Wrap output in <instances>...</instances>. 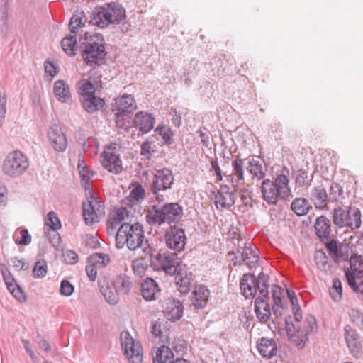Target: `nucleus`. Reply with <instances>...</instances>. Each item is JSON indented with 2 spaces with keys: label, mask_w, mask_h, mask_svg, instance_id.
<instances>
[{
  "label": "nucleus",
  "mask_w": 363,
  "mask_h": 363,
  "mask_svg": "<svg viewBox=\"0 0 363 363\" xmlns=\"http://www.w3.org/2000/svg\"><path fill=\"white\" fill-rule=\"evenodd\" d=\"M126 246L130 250L141 249L145 256L152 257L155 250L145 238L143 227L139 223H123L116 235V247L121 249Z\"/></svg>",
  "instance_id": "obj_1"
},
{
  "label": "nucleus",
  "mask_w": 363,
  "mask_h": 363,
  "mask_svg": "<svg viewBox=\"0 0 363 363\" xmlns=\"http://www.w3.org/2000/svg\"><path fill=\"white\" fill-rule=\"evenodd\" d=\"M79 46L87 65L95 67L104 62L106 52L104 39L101 34L85 32L79 39Z\"/></svg>",
  "instance_id": "obj_2"
},
{
  "label": "nucleus",
  "mask_w": 363,
  "mask_h": 363,
  "mask_svg": "<svg viewBox=\"0 0 363 363\" xmlns=\"http://www.w3.org/2000/svg\"><path fill=\"white\" fill-rule=\"evenodd\" d=\"M289 180L284 174L278 175L275 180H264L261 185L262 199L269 205H275L279 200H286L291 196Z\"/></svg>",
  "instance_id": "obj_3"
},
{
  "label": "nucleus",
  "mask_w": 363,
  "mask_h": 363,
  "mask_svg": "<svg viewBox=\"0 0 363 363\" xmlns=\"http://www.w3.org/2000/svg\"><path fill=\"white\" fill-rule=\"evenodd\" d=\"M183 216V208L178 203H168L161 207L152 206L146 214L148 224L160 226L179 222Z\"/></svg>",
  "instance_id": "obj_4"
},
{
  "label": "nucleus",
  "mask_w": 363,
  "mask_h": 363,
  "mask_svg": "<svg viewBox=\"0 0 363 363\" xmlns=\"http://www.w3.org/2000/svg\"><path fill=\"white\" fill-rule=\"evenodd\" d=\"M316 319H284L289 340L296 346L302 347L308 340V333L315 325Z\"/></svg>",
  "instance_id": "obj_5"
},
{
  "label": "nucleus",
  "mask_w": 363,
  "mask_h": 363,
  "mask_svg": "<svg viewBox=\"0 0 363 363\" xmlns=\"http://www.w3.org/2000/svg\"><path fill=\"white\" fill-rule=\"evenodd\" d=\"M240 289L245 298H253L258 290L260 296L268 298V276L259 273L256 279L254 275L245 274L240 281Z\"/></svg>",
  "instance_id": "obj_6"
},
{
  "label": "nucleus",
  "mask_w": 363,
  "mask_h": 363,
  "mask_svg": "<svg viewBox=\"0 0 363 363\" xmlns=\"http://www.w3.org/2000/svg\"><path fill=\"white\" fill-rule=\"evenodd\" d=\"M361 216L359 209L355 206H349L347 209L337 207L333 212V221L340 228L349 227L355 230L362 225Z\"/></svg>",
  "instance_id": "obj_7"
},
{
  "label": "nucleus",
  "mask_w": 363,
  "mask_h": 363,
  "mask_svg": "<svg viewBox=\"0 0 363 363\" xmlns=\"http://www.w3.org/2000/svg\"><path fill=\"white\" fill-rule=\"evenodd\" d=\"M29 167L27 157L21 151L10 152L5 158L2 171L8 177L16 178L21 176Z\"/></svg>",
  "instance_id": "obj_8"
},
{
  "label": "nucleus",
  "mask_w": 363,
  "mask_h": 363,
  "mask_svg": "<svg viewBox=\"0 0 363 363\" xmlns=\"http://www.w3.org/2000/svg\"><path fill=\"white\" fill-rule=\"evenodd\" d=\"M174 181V176L170 169L164 167L155 169L151 191L157 201L162 202L165 200L166 196L163 192L172 188Z\"/></svg>",
  "instance_id": "obj_9"
},
{
  "label": "nucleus",
  "mask_w": 363,
  "mask_h": 363,
  "mask_svg": "<svg viewBox=\"0 0 363 363\" xmlns=\"http://www.w3.org/2000/svg\"><path fill=\"white\" fill-rule=\"evenodd\" d=\"M181 263V259L175 252H158L152 260L151 266L155 270H162L167 274L174 275L182 269Z\"/></svg>",
  "instance_id": "obj_10"
},
{
  "label": "nucleus",
  "mask_w": 363,
  "mask_h": 363,
  "mask_svg": "<svg viewBox=\"0 0 363 363\" xmlns=\"http://www.w3.org/2000/svg\"><path fill=\"white\" fill-rule=\"evenodd\" d=\"M121 345L129 363H142V345L139 341L133 339L128 331H123L121 333Z\"/></svg>",
  "instance_id": "obj_11"
},
{
  "label": "nucleus",
  "mask_w": 363,
  "mask_h": 363,
  "mask_svg": "<svg viewBox=\"0 0 363 363\" xmlns=\"http://www.w3.org/2000/svg\"><path fill=\"white\" fill-rule=\"evenodd\" d=\"M82 209L84 222L88 225H92L99 222V219L105 214L104 204L93 196L86 201L83 202Z\"/></svg>",
  "instance_id": "obj_12"
},
{
  "label": "nucleus",
  "mask_w": 363,
  "mask_h": 363,
  "mask_svg": "<svg viewBox=\"0 0 363 363\" xmlns=\"http://www.w3.org/2000/svg\"><path fill=\"white\" fill-rule=\"evenodd\" d=\"M166 245L169 249L181 252L186 243L184 230L177 226H171L164 236Z\"/></svg>",
  "instance_id": "obj_13"
},
{
  "label": "nucleus",
  "mask_w": 363,
  "mask_h": 363,
  "mask_svg": "<svg viewBox=\"0 0 363 363\" xmlns=\"http://www.w3.org/2000/svg\"><path fill=\"white\" fill-rule=\"evenodd\" d=\"M176 319H157L152 322L150 332L155 338H159L160 342L170 345V329Z\"/></svg>",
  "instance_id": "obj_14"
},
{
  "label": "nucleus",
  "mask_w": 363,
  "mask_h": 363,
  "mask_svg": "<svg viewBox=\"0 0 363 363\" xmlns=\"http://www.w3.org/2000/svg\"><path fill=\"white\" fill-rule=\"evenodd\" d=\"M235 201V192L227 185H220L214 195V203L218 209L230 208Z\"/></svg>",
  "instance_id": "obj_15"
},
{
  "label": "nucleus",
  "mask_w": 363,
  "mask_h": 363,
  "mask_svg": "<svg viewBox=\"0 0 363 363\" xmlns=\"http://www.w3.org/2000/svg\"><path fill=\"white\" fill-rule=\"evenodd\" d=\"M101 164L109 172L118 174L122 170V162L113 149L108 147L101 155Z\"/></svg>",
  "instance_id": "obj_16"
},
{
  "label": "nucleus",
  "mask_w": 363,
  "mask_h": 363,
  "mask_svg": "<svg viewBox=\"0 0 363 363\" xmlns=\"http://www.w3.org/2000/svg\"><path fill=\"white\" fill-rule=\"evenodd\" d=\"M0 270L7 289L18 301H24L26 299L24 292L16 284L15 279L4 264H0Z\"/></svg>",
  "instance_id": "obj_17"
},
{
  "label": "nucleus",
  "mask_w": 363,
  "mask_h": 363,
  "mask_svg": "<svg viewBox=\"0 0 363 363\" xmlns=\"http://www.w3.org/2000/svg\"><path fill=\"white\" fill-rule=\"evenodd\" d=\"M48 137L50 145L57 152H63L67 146V139L57 124L51 125L48 130Z\"/></svg>",
  "instance_id": "obj_18"
},
{
  "label": "nucleus",
  "mask_w": 363,
  "mask_h": 363,
  "mask_svg": "<svg viewBox=\"0 0 363 363\" xmlns=\"http://www.w3.org/2000/svg\"><path fill=\"white\" fill-rule=\"evenodd\" d=\"M137 103L133 96L124 94L114 99L113 111H119V113H131L137 109Z\"/></svg>",
  "instance_id": "obj_19"
},
{
  "label": "nucleus",
  "mask_w": 363,
  "mask_h": 363,
  "mask_svg": "<svg viewBox=\"0 0 363 363\" xmlns=\"http://www.w3.org/2000/svg\"><path fill=\"white\" fill-rule=\"evenodd\" d=\"M133 124L143 134L147 133L154 128L155 118L152 114L141 111L135 115Z\"/></svg>",
  "instance_id": "obj_20"
},
{
  "label": "nucleus",
  "mask_w": 363,
  "mask_h": 363,
  "mask_svg": "<svg viewBox=\"0 0 363 363\" xmlns=\"http://www.w3.org/2000/svg\"><path fill=\"white\" fill-rule=\"evenodd\" d=\"M99 287L106 302L111 305L116 304L119 301L121 294L111 281L106 278L99 279Z\"/></svg>",
  "instance_id": "obj_21"
},
{
  "label": "nucleus",
  "mask_w": 363,
  "mask_h": 363,
  "mask_svg": "<svg viewBox=\"0 0 363 363\" xmlns=\"http://www.w3.org/2000/svg\"><path fill=\"white\" fill-rule=\"evenodd\" d=\"M111 14L109 13L108 4L96 8L91 16V23L100 28H107L113 25L111 20Z\"/></svg>",
  "instance_id": "obj_22"
},
{
  "label": "nucleus",
  "mask_w": 363,
  "mask_h": 363,
  "mask_svg": "<svg viewBox=\"0 0 363 363\" xmlns=\"http://www.w3.org/2000/svg\"><path fill=\"white\" fill-rule=\"evenodd\" d=\"M326 248L335 262L348 259L350 248L347 244L337 245L335 240H331L327 242Z\"/></svg>",
  "instance_id": "obj_23"
},
{
  "label": "nucleus",
  "mask_w": 363,
  "mask_h": 363,
  "mask_svg": "<svg viewBox=\"0 0 363 363\" xmlns=\"http://www.w3.org/2000/svg\"><path fill=\"white\" fill-rule=\"evenodd\" d=\"M345 340L347 347L353 357L358 358L361 354L362 344L359 341V336L355 330L351 328L350 325L345 328Z\"/></svg>",
  "instance_id": "obj_24"
},
{
  "label": "nucleus",
  "mask_w": 363,
  "mask_h": 363,
  "mask_svg": "<svg viewBox=\"0 0 363 363\" xmlns=\"http://www.w3.org/2000/svg\"><path fill=\"white\" fill-rule=\"evenodd\" d=\"M257 349L259 354L267 359L272 358L277 352L275 340L266 337H262L257 342Z\"/></svg>",
  "instance_id": "obj_25"
},
{
  "label": "nucleus",
  "mask_w": 363,
  "mask_h": 363,
  "mask_svg": "<svg viewBox=\"0 0 363 363\" xmlns=\"http://www.w3.org/2000/svg\"><path fill=\"white\" fill-rule=\"evenodd\" d=\"M141 294L146 301H151L159 297L160 290L153 279L146 278L141 284Z\"/></svg>",
  "instance_id": "obj_26"
},
{
  "label": "nucleus",
  "mask_w": 363,
  "mask_h": 363,
  "mask_svg": "<svg viewBox=\"0 0 363 363\" xmlns=\"http://www.w3.org/2000/svg\"><path fill=\"white\" fill-rule=\"evenodd\" d=\"M314 228L317 236L322 240H328L332 236L330 220L325 216H321L316 218Z\"/></svg>",
  "instance_id": "obj_27"
},
{
  "label": "nucleus",
  "mask_w": 363,
  "mask_h": 363,
  "mask_svg": "<svg viewBox=\"0 0 363 363\" xmlns=\"http://www.w3.org/2000/svg\"><path fill=\"white\" fill-rule=\"evenodd\" d=\"M308 198L316 208L324 209L327 206L328 196L325 189L321 185L313 187Z\"/></svg>",
  "instance_id": "obj_28"
},
{
  "label": "nucleus",
  "mask_w": 363,
  "mask_h": 363,
  "mask_svg": "<svg viewBox=\"0 0 363 363\" xmlns=\"http://www.w3.org/2000/svg\"><path fill=\"white\" fill-rule=\"evenodd\" d=\"M210 291L203 285L196 286L193 291V304L196 309L203 308L208 302Z\"/></svg>",
  "instance_id": "obj_29"
},
{
  "label": "nucleus",
  "mask_w": 363,
  "mask_h": 363,
  "mask_svg": "<svg viewBox=\"0 0 363 363\" xmlns=\"http://www.w3.org/2000/svg\"><path fill=\"white\" fill-rule=\"evenodd\" d=\"M350 268L345 270V276L348 272L356 279L363 277V257L359 255H352L349 259Z\"/></svg>",
  "instance_id": "obj_30"
},
{
  "label": "nucleus",
  "mask_w": 363,
  "mask_h": 363,
  "mask_svg": "<svg viewBox=\"0 0 363 363\" xmlns=\"http://www.w3.org/2000/svg\"><path fill=\"white\" fill-rule=\"evenodd\" d=\"M242 261L250 268L252 269L257 267L258 264V254L256 248L253 249L250 242H246L241 253Z\"/></svg>",
  "instance_id": "obj_31"
},
{
  "label": "nucleus",
  "mask_w": 363,
  "mask_h": 363,
  "mask_svg": "<svg viewBox=\"0 0 363 363\" xmlns=\"http://www.w3.org/2000/svg\"><path fill=\"white\" fill-rule=\"evenodd\" d=\"M175 284L177 289L182 294H187L190 291V286L192 279L191 273H187L186 270L181 269L175 274Z\"/></svg>",
  "instance_id": "obj_32"
},
{
  "label": "nucleus",
  "mask_w": 363,
  "mask_h": 363,
  "mask_svg": "<svg viewBox=\"0 0 363 363\" xmlns=\"http://www.w3.org/2000/svg\"><path fill=\"white\" fill-rule=\"evenodd\" d=\"M111 281L121 295L128 294L132 289L130 278L125 274L116 276Z\"/></svg>",
  "instance_id": "obj_33"
},
{
  "label": "nucleus",
  "mask_w": 363,
  "mask_h": 363,
  "mask_svg": "<svg viewBox=\"0 0 363 363\" xmlns=\"http://www.w3.org/2000/svg\"><path fill=\"white\" fill-rule=\"evenodd\" d=\"M169 345L163 343L157 348L153 363H173L174 354Z\"/></svg>",
  "instance_id": "obj_34"
},
{
  "label": "nucleus",
  "mask_w": 363,
  "mask_h": 363,
  "mask_svg": "<svg viewBox=\"0 0 363 363\" xmlns=\"http://www.w3.org/2000/svg\"><path fill=\"white\" fill-rule=\"evenodd\" d=\"M247 170L252 175V179L261 180L265 177L266 169L262 162L257 159L251 158L247 161Z\"/></svg>",
  "instance_id": "obj_35"
},
{
  "label": "nucleus",
  "mask_w": 363,
  "mask_h": 363,
  "mask_svg": "<svg viewBox=\"0 0 363 363\" xmlns=\"http://www.w3.org/2000/svg\"><path fill=\"white\" fill-rule=\"evenodd\" d=\"M107 4L109 13L111 14V20L113 25H118L125 19V10L121 4L115 2Z\"/></svg>",
  "instance_id": "obj_36"
},
{
  "label": "nucleus",
  "mask_w": 363,
  "mask_h": 363,
  "mask_svg": "<svg viewBox=\"0 0 363 363\" xmlns=\"http://www.w3.org/2000/svg\"><path fill=\"white\" fill-rule=\"evenodd\" d=\"M53 89L55 96L60 102H69L71 98L69 88L63 80L56 81Z\"/></svg>",
  "instance_id": "obj_37"
},
{
  "label": "nucleus",
  "mask_w": 363,
  "mask_h": 363,
  "mask_svg": "<svg viewBox=\"0 0 363 363\" xmlns=\"http://www.w3.org/2000/svg\"><path fill=\"white\" fill-rule=\"evenodd\" d=\"M81 101L83 108L89 113L96 112L104 104V100L95 95L82 98Z\"/></svg>",
  "instance_id": "obj_38"
},
{
  "label": "nucleus",
  "mask_w": 363,
  "mask_h": 363,
  "mask_svg": "<svg viewBox=\"0 0 363 363\" xmlns=\"http://www.w3.org/2000/svg\"><path fill=\"white\" fill-rule=\"evenodd\" d=\"M183 311V304L179 300L172 299L167 303L164 314L169 318H182Z\"/></svg>",
  "instance_id": "obj_39"
},
{
  "label": "nucleus",
  "mask_w": 363,
  "mask_h": 363,
  "mask_svg": "<svg viewBox=\"0 0 363 363\" xmlns=\"http://www.w3.org/2000/svg\"><path fill=\"white\" fill-rule=\"evenodd\" d=\"M291 208L297 216H302L309 212L311 206L308 199L305 198H296L291 202Z\"/></svg>",
  "instance_id": "obj_40"
},
{
  "label": "nucleus",
  "mask_w": 363,
  "mask_h": 363,
  "mask_svg": "<svg viewBox=\"0 0 363 363\" xmlns=\"http://www.w3.org/2000/svg\"><path fill=\"white\" fill-rule=\"evenodd\" d=\"M86 18L83 11H76L72 16L69 28L72 34L77 33L79 30L85 26Z\"/></svg>",
  "instance_id": "obj_41"
},
{
  "label": "nucleus",
  "mask_w": 363,
  "mask_h": 363,
  "mask_svg": "<svg viewBox=\"0 0 363 363\" xmlns=\"http://www.w3.org/2000/svg\"><path fill=\"white\" fill-rule=\"evenodd\" d=\"M264 298L261 296L255 301V311L257 318H269L271 315L269 304Z\"/></svg>",
  "instance_id": "obj_42"
},
{
  "label": "nucleus",
  "mask_w": 363,
  "mask_h": 363,
  "mask_svg": "<svg viewBox=\"0 0 363 363\" xmlns=\"http://www.w3.org/2000/svg\"><path fill=\"white\" fill-rule=\"evenodd\" d=\"M77 36L74 34L66 36L62 38L61 45L63 50L69 55L72 56L75 55L77 47Z\"/></svg>",
  "instance_id": "obj_43"
},
{
  "label": "nucleus",
  "mask_w": 363,
  "mask_h": 363,
  "mask_svg": "<svg viewBox=\"0 0 363 363\" xmlns=\"http://www.w3.org/2000/svg\"><path fill=\"white\" fill-rule=\"evenodd\" d=\"M13 239L18 245L26 246L31 242V235L27 229H17L13 235Z\"/></svg>",
  "instance_id": "obj_44"
},
{
  "label": "nucleus",
  "mask_w": 363,
  "mask_h": 363,
  "mask_svg": "<svg viewBox=\"0 0 363 363\" xmlns=\"http://www.w3.org/2000/svg\"><path fill=\"white\" fill-rule=\"evenodd\" d=\"M88 262L97 269H101L105 267L109 263L110 258L106 254L94 253L89 257Z\"/></svg>",
  "instance_id": "obj_45"
},
{
  "label": "nucleus",
  "mask_w": 363,
  "mask_h": 363,
  "mask_svg": "<svg viewBox=\"0 0 363 363\" xmlns=\"http://www.w3.org/2000/svg\"><path fill=\"white\" fill-rule=\"evenodd\" d=\"M281 291L282 289L277 285H273L272 287V298L274 303L276 306H273V313L276 317L281 316L283 314L280 313L277 308H282V300H281Z\"/></svg>",
  "instance_id": "obj_46"
},
{
  "label": "nucleus",
  "mask_w": 363,
  "mask_h": 363,
  "mask_svg": "<svg viewBox=\"0 0 363 363\" xmlns=\"http://www.w3.org/2000/svg\"><path fill=\"white\" fill-rule=\"evenodd\" d=\"M127 210L125 208H120L117 211L113 214L108 221V228L111 229L113 231L116 228L117 225L125 219V216L127 215Z\"/></svg>",
  "instance_id": "obj_47"
},
{
  "label": "nucleus",
  "mask_w": 363,
  "mask_h": 363,
  "mask_svg": "<svg viewBox=\"0 0 363 363\" xmlns=\"http://www.w3.org/2000/svg\"><path fill=\"white\" fill-rule=\"evenodd\" d=\"M145 196V193L144 189L140 185H139L130 191L127 200L129 201L130 205H134L140 201L143 200Z\"/></svg>",
  "instance_id": "obj_48"
},
{
  "label": "nucleus",
  "mask_w": 363,
  "mask_h": 363,
  "mask_svg": "<svg viewBox=\"0 0 363 363\" xmlns=\"http://www.w3.org/2000/svg\"><path fill=\"white\" fill-rule=\"evenodd\" d=\"M45 225L48 230H57L61 227L60 221L56 213L53 211L48 213Z\"/></svg>",
  "instance_id": "obj_49"
},
{
  "label": "nucleus",
  "mask_w": 363,
  "mask_h": 363,
  "mask_svg": "<svg viewBox=\"0 0 363 363\" xmlns=\"http://www.w3.org/2000/svg\"><path fill=\"white\" fill-rule=\"evenodd\" d=\"M48 272V265L45 260H38L33 269V275L35 278H43Z\"/></svg>",
  "instance_id": "obj_50"
},
{
  "label": "nucleus",
  "mask_w": 363,
  "mask_h": 363,
  "mask_svg": "<svg viewBox=\"0 0 363 363\" xmlns=\"http://www.w3.org/2000/svg\"><path fill=\"white\" fill-rule=\"evenodd\" d=\"M330 294L334 301H338L342 298V288L340 280L337 278L333 279V286L330 289Z\"/></svg>",
  "instance_id": "obj_51"
},
{
  "label": "nucleus",
  "mask_w": 363,
  "mask_h": 363,
  "mask_svg": "<svg viewBox=\"0 0 363 363\" xmlns=\"http://www.w3.org/2000/svg\"><path fill=\"white\" fill-rule=\"evenodd\" d=\"M244 160L236 158L232 162L233 174L238 177V179L245 180L244 177Z\"/></svg>",
  "instance_id": "obj_52"
},
{
  "label": "nucleus",
  "mask_w": 363,
  "mask_h": 363,
  "mask_svg": "<svg viewBox=\"0 0 363 363\" xmlns=\"http://www.w3.org/2000/svg\"><path fill=\"white\" fill-rule=\"evenodd\" d=\"M79 84V90L82 98L94 95L95 89L94 85L90 82L83 80L80 82Z\"/></svg>",
  "instance_id": "obj_53"
},
{
  "label": "nucleus",
  "mask_w": 363,
  "mask_h": 363,
  "mask_svg": "<svg viewBox=\"0 0 363 363\" xmlns=\"http://www.w3.org/2000/svg\"><path fill=\"white\" fill-rule=\"evenodd\" d=\"M347 280L348 285L356 292H359L363 295V280L362 279H358L357 282L354 281V278L348 272L347 274Z\"/></svg>",
  "instance_id": "obj_54"
},
{
  "label": "nucleus",
  "mask_w": 363,
  "mask_h": 363,
  "mask_svg": "<svg viewBox=\"0 0 363 363\" xmlns=\"http://www.w3.org/2000/svg\"><path fill=\"white\" fill-rule=\"evenodd\" d=\"M133 273L137 276H142L147 270V265L142 259H135L132 262Z\"/></svg>",
  "instance_id": "obj_55"
},
{
  "label": "nucleus",
  "mask_w": 363,
  "mask_h": 363,
  "mask_svg": "<svg viewBox=\"0 0 363 363\" xmlns=\"http://www.w3.org/2000/svg\"><path fill=\"white\" fill-rule=\"evenodd\" d=\"M128 115V113H119V111H116L115 122L118 128L123 129H128L129 128V121L124 118V116Z\"/></svg>",
  "instance_id": "obj_56"
},
{
  "label": "nucleus",
  "mask_w": 363,
  "mask_h": 363,
  "mask_svg": "<svg viewBox=\"0 0 363 363\" xmlns=\"http://www.w3.org/2000/svg\"><path fill=\"white\" fill-rule=\"evenodd\" d=\"M160 136H161L163 143L165 144H170L172 142V137L170 130L165 127H157L155 130Z\"/></svg>",
  "instance_id": "obj_57"
},
{
  "label": "nucleus",
  "mask_w": 363,
  "mask_h": 363,
  "mask_svg": "<svg viewBox=\"0 0 363 363\" xmlns=\"http://www.w3.org/2000/svg\"><path fill=\"white\" fill-rule=\"evenodd\" d=\"M73 285L67 280H62L60 284V294L65 296H69L74 292Z\"/></svg>",
  "instance_id": "obj_58"
},
{
  "label": "nucleus",
  "mask_w": 363,
  "mask_h": 363,
  "mask_svg": "<svg viewBox=\"0 0 363 363\" xmlns=\"http://www.w3.org/2000/svg\"><path fill=\"white\" fill-rule=\"evenodd\" d=\"M63 257L66 263L69 264H74L79 260L78 255L72 250H65L63 253Z\"/></svg>",
  "instance_id": "obj_59"
},
{
  "label": "nucleus",
  "mask_w": 363,
  "mask_h": 363,
  "mask_svg": "<svg viewBox=\"0 0 363 363\" xmlns=\"http://www.w3.org/2000/svg\"><path fill=\"white\" fill-rule=\"evenodd\" d=\"M154 150L152 148V143L149 140H145L141 145L140 154L145 156L147 159L150 160L152 156Z\"/></svg>",
  "instance_id": "obj_60"
},
{
  "label": "nucleus",
  "mask_w": 363,
  "mask_h": 363,
  "mask_svg": "<svg viewBox=\"0 0 363 363\" xmlns=\"http://www.w3.org/2000/svg\"><path fill=\"white\" fill-rule=\"evenodd\" d=\"M50 242L55 247H59L61 242V238L57 230H48Z\"/></svg>",
  "instance_id": "obj_61"
},
{
  "label": "nucleus",
  "mask_w": 363,
  "mask_h": 363,
  "mask_svg": "<svg viewBox=\"0 0 363 363\" xmlns=\"http://www.w3.org/2000/svg\"><path fill=\"white\" fill-rule=\"evenodd\" d=\"M45 71L50 77H55L58 72L57 67L52 62L47 60L44 64Z\"/></svg>",
  "instance_id": "obj_62"
},
{
  "label": "nucleus",
  "mask_w": 363,
  "mask_h": 363,
  "mask_svg": "<svg viewBox=\"0 0 363 363\" xmlns=\"http://www.w3.org/2000/svg\"><path fill=\"white\" fill-rule=\"evenodd\" d=\"M296 182L300 186H308L309 184L310 180L308 179V172L306 171H299L297 177H296Z\"/></svg>",
  "instance_id": "obj_63"
},
{
  "label": "nucleus",
  "mask_w": 363,
  "mask_h": 363,
  "mask_svg": "<svg viewBox=\"0 0 363 363\" xmlns=\"http://www.w3.org/2000/svg\"><path fill=\"white\" fill-rule=\"evenodd\" d=\"M172 347L177 354L180 352L183 354L185 352L187 348V343L184 340H178L177 341L173 342Z\"/></svg>",
  "instance_id": "obj_64"
}]
</instances>
